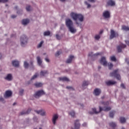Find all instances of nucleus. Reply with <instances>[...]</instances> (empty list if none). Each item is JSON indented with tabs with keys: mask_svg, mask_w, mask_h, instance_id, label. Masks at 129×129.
<instances>
[{
	"mask_svg": "<svg viewBox=\"0 0 129 129\" xmlns=\"http://www.w3.org/2000/svg\"><path fill=\"white\" fill-rule=\"evenodd\" d=\"M71 17L75 21L76 25H77L78 27L79 26H81V24L77 21V20H79L80 22H83L84 20V17L82 14H78L77 13H75L74 12H72L70 14Z\"/></svg>",
	"mask_w": 129,
	"mask_h": 129,
	"instance_id": "nucleus-1",
	"label": "nucleus"
},
{
	"mask_svg": "<svg viewBox=\"0 0 129 129\" xmlns=\"http://www.w3.org/2000/svg\"><path fill=\"white\" fill-rule=\"evenodd\" d=\"M110 77H115L117 80H120L121 78L118 69L115 70L112 72L110 73Z\"/></svg>",
	"mask_w": 129,
	"mask_h": 129,
	"instance_id": "nucleus-2",
	"label": "nucleus"
},
{
	"mask_svg": "<svg viewBox=\"0 0 129 129\" xmlns=\"http://www.w3.org/2000/svg\"><path fill=\"white\" fill-rule=\"evenodd\" d=\"M21 45L22 47H25L28 43V37L27 36L23 35L20 37Z\"/></svg>",
	"mask_w": 129,
	"mask_h": 129,
	"instance_id": "nucleus-3",
	"label": "nucleus"
},
{
	"mask_svg": "<svg viewBox=\"0 0 129 129\" xmlns=\"http://www.w3.org/2000/svg\"><path fill=\"white\" fill-rule=\"evenodd\" d=\"M45 95V92L43 90H41L36 91L33 94V97H35V98H40L42 95Z\"/></svg>",
	"mask_w": 129,
	"mask_h": 129,
	"instance_id": "nucleus-4",
	"label": "nucleus"
},
{
	"mask_svg": "<svg viewBox=\"0 0 129 129\" xmlns=\"http://www.w3.org/2000/svg\"><path fill=\"white\" fill-rule=\"evenodd\" d=\"M117 37H118V33L116 32L112 29H111L110 35V40H112V39H113V38H116Z\"/></svg>",
	"mask_w": 129,
	"mask_h": 129,
	"instance_id": "nucleus-5",
	"label": "nucleus"
},
{
	"mask_svg": "<svg viewBox=\"0 0 129 129\" xmlns=\"http://www.w3.org/2000/svg\"><path fill=\"white\" fill-rule=\"evenodd\" d=\"M74 126L71 127V129H80V123L79 122V120L77 119L74 121Z\"/></svg>",
	"mask_w": 129,
	"mask_h": 129,
	"instance_id": "nucleus-6",
	"label": "nucleus"
},
{
	"mask_svg": "<svg viewBox=\"0 0 129 129\" xmlns=\"http://www.w3.org/2000/svg\"><path fill=\"white\" fill-rule=\"evenodd\" d=\"M99 112H101L102 110L103 111H109V110H111V108L110 106H104V107H102L101 106H99Z\"/></svg>",
	"mask_w": 129,
	"mask_h": 129,
	"instance_id": "nucleus-7",
	"label": "nucleus"
},
{
	"mask_svg": "<svg viewBox=\"0 0 129 129\" xmlns=\"http://www.w3.org/2000/svg\"><path fill=\"white\" fill-rule=\"evenodd\" d=\"M66 25L67 28H69L70 27H72V26H74L73 24V21L71 20L70 19H67L66 20Z\"/></svg>",
	"mask_w": 129,
	"mask_h": 129,
	"instance_id": "nucleus-8",
	"label": "nucleus"
},
{
	"mask_svg": "<svg viewBox=\"0 0 129 129\" xmlns=\"http://www.w3.org/2000/svg\"><path fill=\"white\" fill-rule=\"evenodd\" d=\"M100 64H101V65H103V66H107V61H106V58H105V57H102L100 60Z\"/></svg>",
	"mask_w": 129,
	"mask_h": 129,
	"instance_id": "nucleus-9",
	"label": "nucleus"
},
{
	"mask_svg": "<svg viewBox=\"0 0 129 129\" xmlns=\"http://www.w3.org/2000/svg\"><path fill=\"white\" fill-rule=\"evenodd\" d=\"M103 17L104 19H109L110 18V13L107 11H104L103 13Z\"/></svg>",
	"mask_w": 129,
	"mask_h": 129,
	"instance_id": "nucleus-10",
	"label": "nucleus"
},
{
	"mask_svg": "<svg viewBox=\"0 0 129 129\" xmlns=\"http://www.w3.org/2000/svg\"><path fill=\"white\" fill-rule=\"evenodd\" d=\"M105 84L107 86H112V85H114V84H116V82L112 80H109L105 82Z\"/></svg>",
	"mask_w": 129,
	"mask_h": 129,
	"instance_id": "nucleus-11",
	"label": "nucleus"
},
{
	"mask_svg": "<svg viewBox=\"0 0 129 129\" xmlns=\"http://www.w3.org/2000/svg\"><path fill=\"white\" fill-rule=\"evenodd\" d=\"M98 55H100L99 53L93 54L92 52H89V56L92 58V59H96Z\"/></svg>",
	"mask_w": 129,
	"mask_h": 129,
	"instance_id": "nucleus-12",
	"label": "nucleus"
},
{
	"mask_svg": "<svg viewBox=\"0 0 129 129\" xmlns=\"http://www.w3.org/2000/svg\"><path fill=\"white\" fill-rule=\"evenodd\" d=\"M13 94V93L9 90L6 91L5 94L4 95L5 98H9V97H11Z\"/></svg>",
	"mask_w": 129,
	"mask_h": 129,
	"instance_id": "nucleus-13",
	"label": "nucleus"
},
{
	"mask_svg": "<svg viewBox=\"0 0 129 129\" xmlns=\"http://www.w3.org/2000/svg\"><path fill=\"white\" fill-rule=\"evenodd\" d=\"M93 93L95 96H99V95H100V93H101V90L96 88L94 90Z\"/></svg>",
	"mask_w": 129,
	"mask_h": 129,
	"instance_id": "nucleus-14",
	"label": "nucleus"
},
{
	"mask_svg": "<svg viewBox=\"0 0 129 129\" xmlns=\"http://www.w3.org/2000/svg\"><path fill=\"white\" fill-rule=\"evenodd\" d=\"M126 47V45L125 44H121L118 46H117V50L118 52L119 53L121 52V49H124Z\"/></svg>",
	"mask_w": 129,
	"mask_h": 129,
	"instance_id": "nucleus-15",
	"label": "nucleus"
},
{
	"mask_svg": "<svg viewBox=\"0 0 129 129\" xmlns=\"http://www.w3.org/2000/svg\"><path fill=\"white\" fill-rule=\"evenodd\" d=\"M68 29H69L70 32L73 34L76 33V29L74 28V25L68 27Z\"/></svg>",
	"mask_w": 129,
	"mask_h": 129,
	"instance_id": "nucleus-16",
	"label": "nucleus"
},
{
	"mask_svg": "<svg viewBox=\"0 0 129 129\" xmlns=\"http://www.w3.org/2000/svg\"><path fill=\"white\" fill-rule=\"evenodd\" d=\"M6 80H8V81H12L13 80V76L11 74H9L5 78Z\"/></svg>",
	"mask_w": 129,
	"mask_h": 129,
	"instance_id": "nucleus-17",
	"label": "nucleus"
},
{
	"mask_svg": "<svg viewBox=\"0 0 129 129\" xmlns=\"http://www.w3.org/2000/svg\"><path fill=\"white\" fill-rule=\"evenodd\" d=\"M74 59V56L73 55H70L69 56V58L66 60V63L67 64H70L72 62V60Z\"/></svg>",
	"mask_w": 129,
	"mask_h": 129,
	"instance_id": "nucleus-18",
	"label": "nucleus"
},
{
	"mask_svg": "<svg viewBox=\"0 0 129 129\" xmlns=\"http://www.w3.org/2000/svg\"><path fill=\"white\" fill-rule=\"evenodd\" d=\"M109 125L110 127H112V128H115L117 126V124L115 122H110L109 123Z\"/></svg>",
	"mask_w": 129,
	"mask_h": 129,
	"instance_id": "nucleus-19",
	"label": "nucleus"
},
{
	"mask_svg": "<svg viewBox=\"0 0 129 129\" xmlns=\"http://www.w3.org/2000/svg\"><path fill=\"white\" fill-rule=\"evenodd\" d=\"M58 115L57 114H54L53 116V118H52V122L53 123V124H55L56 123V120H57V119H58Z\"/></svg>",
	"mask_w": 129,
	"mask_h": 129,
	"instance_id": "nucleus-20",
	"label": "nucleus"
},
{
	"mask_svg": "<svg viewBox=\"0 0 129 129\" xmlns=\"http://www.w3.org/2000/svg\"><path fill=\"white\" fill-rule=\"evenodd\" d=\"M108 6H110V7H113V6H115V2L112 0H109L107 2Z\"/></svg>",
	"mask_w": 129,
	"mask_h": 129,
	"instance_id": "nucleus-21",
	"label": "nucleus"
},
{
	"mask_svg": "<svg viewBox=\"0 0 129 129\" xmlns=\"http://www.w3.org/2000/svg\"><path fill=\"white\" fill-rule=\"evenodd\" d=\"M58 79H59V81H62L63 82H64V81L68 82V81H69V79H68L66 77L59 78Z\"/></svg>",
	"mask_w": 129,
	"mask_h": 129,
	"instance_id": "nucleus-22",
	"label": "nucleus"
},
{
	"mask_svg": "<svg viewBox=\"0 0 129 129\" xmlns=\"http://www.w3.org/2000/svg\"><path fill=\"white\" fill-rule=\"evenodd\" d=\"M30 23V20L29 19H23L22 21V25H24V26H26V25H28Z\"/></svg>",
	"mask_w": 129,
	"mask_h": 129,
	"instance_id": "nucleus-23",
	"label": "nucleus"
},
{
	"mask_svg": "<svg viewBox=\"0 0 129 129\" xmlns=\"http://www.w3.org/2000/svg\"><path fill=\"white\" fill-rule=\"evenodd\" d=\"M19 64L20 63L19 62V61H18V60H13V61H12V64L15 67H19Z\"/></svg>",
	"mask_w": 129,
	"mask_h": 129,
	"instance_id": "nucleus-24",
	"label": "nucleus"
},
{
	"mask_svg": "<svg viewBox=\"0 0 129 129\" xmlns=\"http://www.w3.org/2000/svg\"><path fill=\"white\" fill-rule=\"evenodd\" d=\"M88 84H89V83L88 82L85 81H84L82 85V86L83 89H85V88H86V86H87Z\"/></svg>",
	"mask_w": 129,
	"mask_h": 129,
	"instance_id": "nucleus-25",
	"label": "nucleus"
},
{
	"mask_svg": "<svg viewBox=\"0 0 129 129\" xmlns=\"http://www.w3.org/2000/svg\"><path fill=\"white\" fill-rule=\"evenodd\" d=\"M119 121H120V123L124 124V123H125V122L126 121V119H125V118H124L123 117H120Z\"/></svg>",
	"mask_w": 129,
	"mask_h": 129,
	"instance_id": "nucleus-26",
	"label": "nucleus"
},
{
	"mask_svg": "<svg viewBox=\"0 0 129 129\" xmlns=\"http://www.w3.org/2000/svg\"><path fill=\"white\" fill-rule=\"evenodd\" d=\"M46 74H48V71H41L40 73V76H45Z\"/></svg>",
	"mask_w": 129,
	"mask_h": 129,
	"instance_id": "nucleus-27",
	"label": "nucleus"
},
{
	"mask_svg": "<svg viewBox=\"0 0 129 129\" xmlns=\"http://www.w3.org/2000/svg\"><path fill=\"white\" fill-rule=\"evenodd\" d=\"M114 114H115V111H111L109 112V117H111V118H113Z\"/></svg>",
	"mask_w": 129,
	"mask_h": 129,
	"instance_id": "nucleus-28",
	"label": "nucleus"
},
{
	"mask_svg": "<svg viewBox=\"0 0 129 129\" xmlns=\"http://www.w3.org/2000/svg\"><path fill=\"white\" fill-rule=\"evenodd\" d=\"M122 30H123V31H126V32H127V31H129V27L126 26L125 25H122Z\"/></svg>",
	"mask_w": 129,
	"mask_h": 129,
	"instance_id": "nucleus-29",
	"label": "nucleus"
},
{
	"mask_svg": "<svg viewBox=\"0 0 129 129\" xmlns=\"http://www.w3.org/2000/svg\"><path fill=\"white\" fill-rule=\"evenodd\" d=\"M34 86L37 88L42 87V86H43V84L41 83H36L34 84Z\"/></svg>",
	"mask_w": 129,
	"mask_h": 129,
	"instance_id": "nucleus-30",
	"label": "nucleus"
},
{
	"mask_svg": "<svg viewBox=\"0 0 129 129\" xmlns=\"http://www.w3.org/2000/svg\"><path fill=\"white\" fill-rule=\"evenodd\" d=\"M37 60L38 64L39 65V66H41V64H42V60H41V57H40V56H37Z\"/></svg>",
	"mask_w": 129,
	"mask_h": 129,
	"instance_id": "nucleus-31",
	"label": "nucleus"
},
{
	"mask_svg": "<svg viewBox=\"0 0 129 129\" xmlns=\"http://www.w3.org/2000/svg\"><path fill=\"white\" fill-rule=\"evenodd\" d=\"M26 10L27 12H31L32 11V7L30 5H27Z\"/></svg>",
	"mask_w": 129,
	"mask_h": 129,
	"instance_id": "nucleus-32",
	"label": "nucleus"
},
{
	"mask_svg": "<svg viewBox=\"0 0 129 129\" xmlns=\"http://www.w3.org/2000/svg\"><path fill=\"white\" fill-rule=\"evenodd\" d=\"M100 104H102V105L107 106L109 104V102L108 101H106V102L101 101L100 102Z\"/></svg>",
	"mask_w": 129,
	"mask_h": 129,
	"instance_id": "nucleus-33",
	"label": "nucleus"
},
{
	"mask_svg": "<svg viewBox=\"0 0 129 129\" xmlns=\"http://www.w3.org/2000/svg\"><path fill=\"white\" fill-rule=\"evenodd\" d=\"M51 34V32L50 31H45L43 33V35L46 36H50V34Z\"/></svg>",
	"mask_w": 129,
	"mask_h": 129,
	"instance_id": "nucleus-34",
	"label": "nucleus"
},
{
	"mask_svg": "<svg viewBox=\"0 0 129 129\" xmlns=\"http://www.w3.org/2000/svg\"><path fill=\"white\" fill-rule=\"evenodd\" d=\"M39 75L37 73H36L31 79V80H35V79H36V78H37V77H38V76Z\"/></svg>",
	"mask_w": 129,
	"mask_h": 129,
	"instance_id": "nucleus-35",
	"label": "nucleus"
},
{
	"mask_svg": "<svg viewBox=\"0 0 129 129\" xmlns=\"http://www.w3.org/2000/svg\"><path fill=\"white\" fill-rule=\"evenodd\" d=\"M24 68L26 69H28V68H29V63H28L27 61H24Z\"/></svg>",
	"mask_w": 129,
	"mask_h": 129,
	"instance_id": "nucleus-36",
	"label": "nucleus"
},
{
	"mask_svg": "<svg viewBox=\"0 0 129 129\" xmlns=\"http://www.w3.org/2000/svg\"><path fill=\"white\" fill-rule=\"evenodd\" d=\"M69 115H71L72 117H74V116H75V112H74V111H71V112H70Z\"/></svg>",
	"mask_w": 129,
	"mask_h": 129,
	"instance_id": "nucleus-37",
	"label": "nucleus"
},
{
	"mask_svg": "<svg viewBox=\"0 0 129 129\" xmlns=\"http://www.w3.org/2000/svg\"><path fill=\"white\" fill-rule=\"evenodd\" d=\"M92 109L93 112L95 114H98V113H99V112H99V111H96V108H92Z\"/></svg>",
	"mask_w": 129,
	"mask_h": 129,
	"instance_id": "nucleus-38",
	"label": "nucleus"
},
{
	"mask_svg": "<svg viewBox=\"0 0 129 129\" xmlns=\"http://www.w3.org/2000/svg\"><path fill=\"white\" fill-rule=\"evenodd\" d=\"M26 114H27L26 110L22 111L19 113V115H25Z\"/></svg>",
	"mask_w": 129,
	"mask_h": 129,
	"instance_id": "nucleus-39",
	"label": "nucleus"
},
{
	"mask_svg": "<svg viewBox=\"0 0 129 129\" xmlns=\"http://www.w3.org/2000/svg\"><path fill=\"white\" fill-rule=\"evenodd\" d=\"M108 66L109 67V69L111 70L112 69V67H113V64L112 63H108Z\"/></svg>",
	"mask_w": 129,
	"mask_h": 129,
	"instance_id": "nucleus-40",
	"label": "nucleus"
},
{
	"mask_svg": "<svg viewBox=\"0 0 129 129\" xmlns=\"http://www.w3.org/2000/svg\"><path fill=\"white\" fill-rule=\"evenodd\" d=\"M111 61H113V62H116V58H115V56H111Z\"/></svg>",
	"mask_w": 129,
	"mask_h": 129,
	"instance_id": "nucleus-41",
	"label": "nucleus"
},
{
	"mask_svg": "<svg viewBox=\"0 0 129 129\" xmlns=\"http://www.w3.org/2000/svg\"><path fill=\"white\" fill-rule=\"evenodd\" d=\"M85 5H86L87 6V8L88 9H90V8H91V5L89 4H88V3L87 2H85Z\"/></svg>",
	"mask_w": 129,
	"mask_h": 129,
	"instance_id": "nucleus-42",
	"label": "nucleus"
},
{
	"mask_svg": "<svg viewBox=\"0 0 129 129\" xmlns=\"http://www.w3.org/2000/svg\"><path fill=\"white\" fill-rule=\"evenodd\" d=\"M17 14H18V15H22L23 14V10H20L17 11Z\"/></svg>",
	"mask_w": 129,
	"mask_h": 129,
	"instance_id": "nucleus-43",
	"label": "nucleus"
},
{
	"mask_svg": "<svg viewBox=\"0 0 129 129\" xmlns=\"http://www.w3.org/2000/svg\"><path fill=\"white\" fill-rule=\"evenodd\" d=\"M44 43V41H41L38 45V48H41L42 47V45Z\"/></svg>",
	"mask_w": 129,
	"mask_h": 129,
	"instance_id": "nucleus-44",
	"label": "nucleus"
},
{
	"mask_svg": "<svg viewBox=\"0 0 129 129\" xmlns=\"http://www.w3.org/2000/svg\"><path fill=\"white\" fill-rule=\"evenodd\" d=\"M66 88L69 90H74V88L71 86H67Z\"/></svg>",
	"mask_w": 129,
	"mask_h": 129,
	"instance_id": "nucleus-45",
	"label": "nucleus"
},
{
	"mask_svg": "<svg viewBox=\"0 0 129 129\" xmlns=\"http://www.w3.org/2000/svg\"><path fill=\"white\" fill-rule=\"evenodd\" d=\"M35 112H36V113H37V114H40L41 112H42V110H34Z\"/></svg>",
	"mask_w": 129,
	"mask_h": 129,
	"instance_id": "nucleus-46",
	"label": "nucleus"
},
{
	"mask_svg": "<svg viewBox=\"0 0 129 129\" xmlns=\"http://www.w3.org/2000/svg\"><path fill=\"white\" fill-rule=\"evenodd\" d=\"M60 54H61V51H57L56 52V53L55 54V57H58V56H59L60 55Z\"/></svg>",
	"mask_w": 129,
	"mask_h": 129,
	"instance_id": "nucleus-47",
	"label": "nucleus"
},
{
	"mask_svg": "<svg viewBox=\"0 0 129 129\" xmlns=\"http://www.w3.org/2000/svg\"><path fill=\"white\" fill-rule=\"evenodd\" d=\"M31 110H32V109L28 108V110L26 111V114H29V113H30V112H31Z\"/></svg>",
	"mask_w": 129,
	"mask_h": 129,
	"instance_id": "nucleus-48",
	"label": "nucleus"
},
{
	"mask_svg": "<svg viewBox=\"0 0 129 129\" xmlns=\"http://www.w3.org/2000/svg\"><path fill=\"white\" fill-rule=\"evenodd\" d=\"M19 93H20V95H23V94L24 93V89L20 90Z\"/></svg>",
	"mask_w": 129,
	"mask_h": 129,
	"instance_id": "nucleus-49",
	"label": "nucleus"
},
{
	"mask_svg": "<svg viewBox=\"0 0 129 129\" xmlns=\"http://www.w3.org/2000/svg\"><path fill=\"white\" fill-rule=\"evenodd\" d=\"M9 2V0H0V3H8Z\"/></svg>",
	"mask_w": 129,
	"mask_h": 129,
	"instance_id": "nucleus-50",
	"label": "nucleus"
},
{
	"mask_svg": "<svg viewBox=\"0 0 129 129\" xmlns=\"http://www.w3.org/2000/svg\"><path fill=\"white\" fill-rule=\"evenodd\" d=\"M120 86L123 89H125V86H124V84L122 83V84H121Z\"/></svg>",
	"mask_w": 129,
	"mask_h": 129,
	"instance_id": "nucleus-51",
	"label": "nucleus"
},
{
	"mask_svg": "<svg viewBox=\"0 0 129 129\" xmlns=\"http://www.w3.org/2000/svg\"><path fill=\"white\" fill-rule=\"evenodd\" d=\"M95 39H96V40H99V39H100V36L96 35Z\"/></svg>",
	"mask_w": 129,
	"mask_h": 129,
	"instance_id": "nucleus-52",
	"label": "nucleus"
},
{
	"mask_svg": "<svg viewBox=\"0 0 129 129\" xmlns=\"http://www.w3.org/2000/svg\"><path fill=\"white\" fill-rule=\"evenodd\" d=\"M125 61L126 63H127V65H129V59L128 58H125Z\"/></svg>",
	"mask_w": 129,
	"mask_h": 129,
	"instance_id": "nucleus-53",
	"label": "nucleus"
},
{
	"mask_svg": "<svg viewBox=\"0 0 129 129\" xmlns=\"http://www.w3.org/2000/svg\"><path fill=\"white\" fill-rule=\"evenodd\" d=\"M45 112L44 111H43L42 110H41V112L40 113V115H41L42 116H44V115H45Z\"/></svg>",
	"mask_w": 129,
	"mask_h": 129,
	"instance_id": "nucleus-54",
	"label": "nucleus"
},
{
	"mask_svg": "<svg viewBox=\"0 0 129 129\" xmlns=\"http://www.w3.org/2000/svg\"><path fill=\"white\" fill-rule=\"evenodd\" d=\"M4 101H5V99H4V98H3L2 96H0V101L4 102Z\"/></svg>",
	"mask_w": 129,
	"mask_h": 129,
	"instance_id": "nucleus-55",
	"label": "nucleus"
},
{
	"mask_svg": "<svg viewBox=\"0 0 129 129\" xmlns=\"http://www.w3.org/2000/svg\"><path fill=\"white\" fill-rule=\"evenodd\" d=\"M55 37H56V39H57V40H60V36H59V35L56 34V35H55Z\"/></svg>",
	"mask_w": 129,
	"mask_h": 129,
	"instance_id": "nucleus-56",
	"label": "nucleus"
},
{
	"mask_svg": "<svg viewBox=\"0 0 129 129\" xmlns=\"http://www.w3.org/2000/svg\"><path fill=\"white\" fill-rule=\"evenodd\" d=\"M90 3H95L96 0H88Z\"/></svg>",
	"mask_w": 129,
	"mask_h": 129,
	"instance_id": "nucleus-57",
	"label": "nucleus"
},
{
	"mask_svg": "<svg viewBox=\"0 0 129 129\" xmlns=\"http://www.w3.org/2000/svg\"><path fill=\"white\" fill-rule=\"evenodd\" d=\"M11 18L12 19H15V18H17V15H12Z\"/></svg>",
	"mask_w": 129,
	"mask_h": 129,
	"instance_id": "nucleus-58",
	"label": "nucleus"
},
{
	"mask_svg": "<svg viewBox=\"0 0 129 129\" xmlns=\"http://www.w3.org/2000/svg\"><path fill=\"white\" fill-rule=\"evenodd\" d=\"M45 61H46V62H50V60H49V58H45Z\"/></svg>",
	"mask_w": 129,
	"mask_h": 129,
	"instance_id": "nucleus-59",
	"label": "nucleus"
},
{
	"mask_svg": "<svg viewBox=\"0 0 129 129\" xmlns=\"http://www.w3.org/2000/svg\"><path fill=\"white\" fill-rule=\"evenodd\" d=\"M126 45H128V46H129V41L128 40H125V41Z\"/></svg>",
	"mask_w": 129,
	"mask_h": 129,
	"instance_id": "nucleus-60",
	"label": "nucleus"
},
{
	"mask_svg": "<svg viewBox=\"0 0 129 129\" xmlns=\"http://www.w3.org/2000/svg\"><path fill=\"white\" fill-rule=\"evenodd\" d=\"M86 125H87L86 123H84L83 124V126H86Z\"/></svg>",
	"mask_w": 129,
	"mask_h": 129,
	"instance_id": "nucleus-61",
	"label": "nucleus"
},
{
	"mask_svg": "<svg viewBox=\"0 0 129 129\" xmlns=\"http://www.w3.org/2000/svg\"><path fill=\"white\" fill-rule=\"evenodd\" d=\"M18 6H16V7H15V10H18Z\"/></svg>",
	"mask_w": 129,
	"mask_h": 129,
	"instance_id": "nucleus-62",
	"label": "nucleus"
},
{
	"mask_svg": "<svg viewBox=\"0 0 129 129\" xmlns=\"http://www.w3.org/2000/svg\"><path fill=\"white\" fill-rule=\"evenodd\" d=\"M17 104V103L16 102H14L13 104V106H15V105H16Z\"/></svg>",
	"mask_w": 129,
	"mask_h": 129,
	"instance_id": "nucleus-63",
	"label": "nucleus"
},
{
	"mask_svg": "<svg viewBox=\"0 0 129 129\" xmlns=\"http://www.w3.org/2000/svg\"><path fill=\"white\" fill-rule=\"evenodd\" d=\"M30 64H31V66H33V61H31Z\"/></svg>",
	"mask_w": 129,
	"mask_h": 129,
	"instance_id": "nucleus-64",
	"label": "nucleus"
}]
</instances>
